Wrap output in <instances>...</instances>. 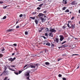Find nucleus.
<instances>
[{
    "label": "nucleus",
    "mask_w": 80,
    "mask_h": 80,
    "mask_svg": "<svg viewBox=\"0 0 80 80\" xmlns=\"http://www.w3.org/2000/svg\"><path fill=\"white\" fill-rule=\"evenodd\" d=\"M15 59H16V58L15 57L14 58H11L8 59V60L9 61H10L11 62H12L14 61V60H15Z\"/></svg>",
    "instance_id": "1"
},
{
    "label": "nucleus",
    "mask_w": 80,
    "mask_h": 80,
    "mask_svg": "<svg viewBox=\"0 0 80 80\" xmlns=\"http://www.w3.org/2000/svg\"><path fill=\"white\" fill-rule=\"evenodd\" d=\"M60 37V41H63V39H64V37H63V36L62 35L59 36Z\"/></svg>",
    "instance_id": "2"
},
{
    "label": "nucleus",
    "mask_w": 80,
    "mask_h": 80,
    "mask_svg": "<svg viewBox=\"0 0 80 80\" xmlns=\"http://www.w3.org/2000/svg\"><path fill=\"white\" fill-rule=\"evenodd\" d=\"M50 32H55L57 31L54 29H50Z\"/></svg>",
    "instance_id": "3"
},
{
    "label": "nucleus",
    "mask_w": 80,
    "mask_h": 80,
    "mask_svg": "<svg viewBox=\"0 0 80 80\" xmlns=\"http://www.w3.org/2000/svg\"><path fill=\"white\" fill-rule=\"evenodd\" d=\"M67 26L68 27H72V22H69Z\"/></svg>",
    "instance_id": "4"
},
{
    "label": "nucleus",
    "mask_w": 80,
    "mask_h": 80,
    "mask_svg": "<svg viewBox=\"0 0 80 80\" xmlns=\"http://www.w3.org/2000/svg\"><path fill=\"white\" fill-rule=\"evenodd\" d=\"M8 71H4L3 72V74H4V75H7V74H8Z\"/></svg>",
    "instance_id": "5"
},
{
    "label": "nucleus",
    "mask_w": 80,
    "mask_h": 80,
    "mask_svg": "<svg viewBox=\"0 0 80 80\" xmlns=\"http://www.w3.org/2000/svg\"><path fill=\"white\" fill-rule=\"evenodd\" d=\"M13 30H14V29H8L7 31V32H12Z\"/></svg>",
    "instance_id": "6"
},
{
    "label": "nucleus",
    "mask_w": 80,
    "mask_h": 80,
    "mask_svg": "<svg viewBox=\"0 0 80 80\" xmlns=\"http://www.w3.org/2000/svg\"><path fill=\"white\" fill-rule=\"evenodd\" d=\"M43 14L42 13H39V15H38V17H42V16H43Z\"/></svg>",
    "instance_id": "7"
},
{
    "label": "nucleus",
    "mask_w": 80,
    "mask_h": 80,
    "mask_svg": "<svg viewBox=\"0 0 80 80\" xmlns=\"http://www.w3.org/2000/svg\"><path fill=\"white\" fill-rule=\"evenodd\" d=\"M45 31L46 32V33H48V32H49V29H48V28H46L45 29Z\"/></svg>",
    "instance_id": "8"
},
{
    "label": "nucleus",
    "mask_w": 80,
    "mask_h": 80,
    "mask_svg": "<svg viewBox=\"0 0 80 80\" xmlns=\"http://www.w3.org/2000/svg\"><path fill=\"white\" fill-rule=\"evenodd\" d=\"M56 41L57 43H58V42H59V39H58V38H56Z\"/></svg>",
    "instance_id": "9"
},
{
    "label": "nucleus",
    "mask_w": 80,
    "mask_h": 80,
    "mask_svg": "<svg viewBox=\"0 0 80 80\" xmlns=\"http://www.w3.org/2000/svg\"><path fill=\"white\" fill-rule=\"evenodd\" d=\"M49 36L50 37H53V34L52 33H49Z\"/></svg>",
    "instance_id": "10"
},
{
    "label": "nucleus",
    "mask_w": 80,
    "mask_h": 80,
    "mask_svg": "<svg viewBox=\"0 0 80 80\" xmlns=\"http://www.w3.org/2000/svg\"><path fill=\"white\" fill-rule=\"evenodd\" d=\"M30 67H31V68H35L36 67H35V66L33 65L30 66Z\"/></svg>",
    "instance_id": "11"
},
{
    "label": "nucleus",
    "mask_w": 80,
    "mask_h": 80,
    "mask_svg": "<svg viewBox=\"0 0 80 80\" xmlns=\"http://www.w3.org/2000/svg\"><path fill=\"white\" fill-rule=\"evenodd\" d=\"M46 45H48V46H50V44L49 42H48L46 44Z\"/></svg>",
    "instance_id": "12"
},
{
    "label": "nucleus",
    "mask_w": 80,
    "mask_h": 80,
    "mask_svg": "<svg viewBox=\"0 0 80 80\" xmlns=\"http://www.w3.org/2000/svg\"><path fill=\"white\" fill-rule=\"evenodd\" d=\"M45 65H50V63L48 62H46L45 63Z\"/></svg>",
    "instance_id": "13"
},
{
    "label": "nucleus",
    "mask_w": 80,
    "mask_h": 80,
    "mask_svg": "<svg viewBox=\"0 0 80 80\" xmlns=\"http://www.w3.org/2000/svg\"><path fill=\"white\" fill-rule=\"evenodd\" d=\"M1 50H5L4 48L2 47L1 48H0Z\"/></svg>",
    "instance_id": "14"
},
{
    "label": "nucleus",
    "mask_w": 80,
    "mask_h": 80,
    "mask_svg": "<svg viewBox=\"0 0 80 80\" xmlns=\"http://www.w3.org/2000/svg\"><path fill=\"white\" fill-rule=\"evenodd\" d=\"M72 5H75V4H77V3H75V2H72Z\"/></svg>",
    "instance_id": "15"
},
{
    "label": "nucleus",
    "mask_w": 80,
    "mask_h": 80,
    "mask_svg": "<svg viewBox=\"0 0 80 80\" xmlns=\"http://www.w3.org/2000/svg\"><path fill=\"white\" fill-rule=\"evenodd\" d=\"M26 77H28V76H30V74L29 73H28L27 74H26Z\"/></svg>",
    "instance_id": "16"
},
{
    "label": "nucleus",
    "mask_w": 80,
    "mask_h": 80,
    "mask_svg": "<svg viewBox=\"0 0 80 80\" xmlns=\"http://www.w3.org/2000/svg\"><path fill=\"white\" fill-rule=\"evenodd\" d=\"M35 22L36 23V24H38V21L37 20H35Z\"/></svg>",
    "instance_id": "17"
},
{
    "label": "nucleus",
    "mask_w": 80,
    "mask_h": 80,
    "mask_svg": "<svg viewBox=\"0 0 80 80\" xmlns=\"http://www.w3.org/2000/svg\"><path fill=\"white\" fill-rule=\"evenodd\" d=\"M30 18L31 19H32V20H35V17H30Z\"/></svg>",
    "instance_id": "18"
},
{
    "label": "nucleus",
    "mask_w": 80,
    "mask_h": 80,
    "mask_svg": "<svg viewBox=\"0 0 80 80\" xmlns=\"http://www.w3.org/2000/svg\"><path fill=\"white\" fill-rule=\"evenodd\" d=\"M41 20L42 21V22L43 23V22H44V19L43 18H42L41 19Z\"/></svg>",
    "instance_id": "19"
},
{
    "label": "nucleus",
    "mask_w": 80,
    "mask_h": 80,
    "mask_svg": "<svg viewBox=\"0 0 80 80\" xmlns=\"http://www.w3.org/2000/svg\"><path fill=\"white\" fill-rule=\"evenodd\" d=\"M61 60H62V58H59L58 59V61L59 62V61Z\"/></svg>",
    "instance_id": "20"
},
{
    "label": "nucleus",
    "mask_w": 80,
    "mask_h": 80,
    "mask_svg": "<svg viewBox=\"0 0 80 80\" xmlns=\"http://www.w3.org/2000/svg\"><path fill=\"white\" fill-rule=\"evenodd\" d=\"M5 52H4V50H1V51L0 52V53H5Z\"/></svg>",
    "instance_id": "21"
},
{
    "label": "nucleus",
    "mask_w": 80,
    "mask_h": 80,
    "mask_svg": "<svg viewBox=\"0 0 80 80\" xmlns=\"http://www.w3.org/2000/svg\"><path fill=\"white\" fill-rule=\"evenodd\" d=\"M3 57V55L2 54L0 53V57Z\"/></svg>",
    "instance_id": "22"
},
{
    "label": "nucleus",
    "mask_w": 80,
    "mask_h": 80,
    "mask_svg": "<svg viewBox=\"0 0 80 80\" xmlns=\"http://www.w3.org/2000/svg\"><path fill=\"white\" fill-rule=\"evenodd\" d=\"M9 70H11V71H13V72H15V70L12 69L11 68H9Z\"/></svg>",
    "instance_id": "23"
},
{
    "label": "nucleus",
    "mask_w": 80,
    "mask_h": 80,
    "mask_svg": "<svg viewBox=\"0 0 80 80\" xmlns=\"http://www.w3.org/2000/svg\"><path fill=\"white\" fill-rule=\"evenodd\" d=\"M36 65V66H37V67H38V65H40L38 64V63H36V64L34 65Z\"/></svg>",
    "instance_id": "24"
},
{
    "label": "nucleus",
    "mask_w": 80,
    "mask_h": 80,
    "mask_svg": "<svg viewBox=\"0 0 80 80\" xmlns=\"http://www.w3.org/2000/svg\"><path fill=\"white\" fill-rule=\"evenodd\" d=\"M7 67L6 66H5L4 68V71H6V70H7Z\"/></svg>",
    "instance_id": "25"
},
{
    "label": "nucleus",
    "mask_w": 80,
    "mask_h": 80,
    "mask_svg": "<svg viewBox=\"0 0 80 80\" xmlns=\"http://www.w3.org/2000/svg\"><path fill=\"white\" fill-rule=\"evenodd\" d=\"M65 12H69V10L67 9L65 11Z\"/></svg>",
    "instance_id": "26"
},
{
    "label": "nucleus",
    "mask_w": 80,
    "mask_h": 80,
    "mask_svg": "<svg viewBox=\"0 0 80 80\" xmlns=\"http://www.w3.org/2000/svg\"><path fill=\"white\" fill-rule=\"evenodd\" d=\"M62 57H64V56L65 57L66 56H67V54H62Z\"/></svg>",
    "instance_id": "27"
},
{
    "label": "nucleus",
    "mask_w": 80,
    "mask_h": 80,
    "mask_svg": "<svg viewBox=\"0 0 80 80\" xmlns=\"http://www.w3.org/2000/svg\"><path fill=\"white\" fill-rule=\"evenodd\" d=\"M58 76L59 77H62V75H61V74H59L58 75Z\"/></svg>",
    "instance_id": "28"
},
{
    "label": "nucleus",
    "mask_w": 80,
    "mask_h": 80,
    "mask_svg": "<svg viewBox=\"0 0 80 80\" xmlns=\"http://www.w3.org/2000/svg\"><path fill=\"white\" fill-rule=\"evenodd\" d=\"M41 30L39 31V32H42V30L43 29V28H41Z\"/></svg>",
    "instance_id": "29"
},
{
    "label": "nucleus",
    "mask_w": 80,
    "mask_h": 80,
    "mask_svg": "<svg viewBox=\"0 0 80 80\" xmlns=\"http://www.w3.org/2000/svg\"><path fill=\"white\" fill-rule=\"evenodd\" d=\"M65 8H66V7H64L62 8V10H65Z\"/></svg>",
    "instance_id": "30"
},
{
    "label": "nucleus",
    "mask_w": 80,
    "mask_h": 80,
    "mask_svg": "<svg viewBox=\"0 0 80 80\" xmlns=\"http://www.w3.org/2000/svg\"><path fill=\"white\" fill-rule=\"evenodd\" d=\"M13 45L14 46V47H17V44L14 43L13 44Z\"/></svg>",
    "instance_id": "31"
},
{
    "label": "nucleus",
    "mask_w": 80,
    "mask_h": 80,
    "mask_svg": "<svg viewBox=\"0 0 80 80\" xmlns=\"http://www.w3.org/2000/svg\"><path fill=\"white\" fill-rule=\"evenodd\" d=\"M19 17H23V14H21L19 15Z\"/></svg>",
    "instance_id": "32"
},
{
    "label": "nucleus",
    "mask_w": 80,
    "mask_h": 80,
    "mask_svg": "<svg viewBox=\"0 0 80 80\" xmlns=\"http://www.w3.org/2000/svg\"><path fill=\"white\" fill-rule=\"evenodd\" d=\"M74 55H79L77 54H73L71 55V56H74Z\"/></svg>",
    "instance_id": "33"
},
{
    "label": "nucleus",
    "mask_w": 80,
    "mask_h": 80,
    "mask_svg": "<svg viewBox=\"0 0 80 80\" xmlns=\"http://www.w3.org/2000/svg\"><path fill=\"white\" fill-rule=\"evenodd\" d=\"M7 79H8V77H6L3 80H7Z\"/></svg>",
    "instance_id": "34"
},
{
    "label": "nucleus",
    "mask_w": 80,
    "mask_h": 80,
    "mask_svg": "<svg viewBox=\"0 0 80 80\" xmlns=\"http://www.w3.org/2000/svg\"><path fill=\"white\" fill-rule=\"evenodd\" d=\"M7 18V17L6 16H4L3 18V19H6V18Z\"/></svg>",
    "instance_id": "35"
},
{
    "label": "nucleus",
    "mask_w": 80,
    "mask_h": 80,
    "mask_svg": "<svg viewBox=\"0 0 80 80\" xmlns=\"http://www.w3.org/2000/svg\"><path fill=\"white\" fill-rule=\"evenodd\" d=\"M27 66H28V64H26L25 65L24 67V68H25V67H27Z\"/></svg>",
    "instance_id": "36"
},
{
    "label": "nucleus",
    "mask_w": 80,
    "mask_h": 80,
    "mask_svg": "<svg viewBox=\"0 0 80 80\" xmlns=\"http://www.w3.org/2000/svg\"><path fill=\"white\" fill-rule=\"evenodd\" d=\"M25 34L26 35H28V32L27 31L25 32Z\"/></svg>",
    "instance_id": "37"
},
{
    "label": "nucleus",
    "mask_w": 80,
    "mask_h": 80,
    "mask_svg": "<svg viewBox=\"0 0 80 80\" xmlns=\"http://www.w3.org/2000/svg\"><path fill=\"white\" fill-rule=\"evenodd\" d=\"M36 12H33L32 13V15H35L36 14Z\"/></svg>",
    "instance_id": "38"
},
{
    "label": "nucleus",
    "mask_w": 80,
    "mask_h": 80,
    "mask_svg": "<svg viewBox=\"0 0 80 80\" xmlns=\"http://www.w3.org/2000/svg\"><path fill=\"white\" fill-rule=\"evenodd\" d=\"M47 41H45L44 42V43H43V45H45L46 44V43H47Z\"/></svg>",
    "instance_id": "39"
},
{
    "label": "nucleus",
    "mask_w": 80,
    "mask_h": 80,
    "mask_svg": "<svg viewBox=\"0 0 80 80\" xmlns=\"http://www.w3.org/2000/svg\"><path fill=\"white\" fill-rule=\"evenodd\" d=\"M22 71H19V74H20V73H22Z\"/></svg>",
    "instance_id": "40"
},
{
    "label": "nucleus",
    "mask_w": 80,
    "mask_h": 80,
    "mask_svg": "<svg viewBox=\"0 0 80 80\" xmlns=\"http://www.w3.org/2000/svg\"><path fill=\"white\" fill-rule=\"evenodd\" d=\"M63 2L65 3V4H67V1H65Z\"/></svg>",
    "instance_id": "41"
},
{
    "label": "nucleus",
    "mask_w": 80,
    "mask_h": 80,
    "mask_svg": "<svg viewBox=\"0 0 80 80\" xmlns=\"http://www.w3.org/2000/svg\"><path fill=\"white\" fill-rule=\"evenodd\" d=\"M43 5V4H40L39 5V7H41L42 6V5Z\"/></svg>",
    "instance_id": "42"
},
{
    "label": "nucleus",
    "mask_w": 80,
    "mask_h": 80,
    "mask_svg": "<svg viewBox=\"0 0 80 80\" xmlns=\"http://www.w3.org/2000/svg\"><path fill=\"white\" fill-rule=\"evenodd\" d=\"M14 73H15V74H16V75H18V73H17L16 72H14Z\"/></svg>",
    "instance_id": "43"
},
{
    "label": "nucleus",
    "mask_w": 80,
    "mask_h": 80,
    "mask_svg": "<svg viewBox=\"0 0 80 80\" xmlns=\"http://www.w3.org/2000/svg\"><path fill=\"white\" fill-rule=\"evenodd\" d=\"M45 36H47V37H48V33H45Z\"/></svg>",
    "instance_id": "44"
},
{
    "label": "nucleus",
    "mask_w": 80,
    "mask_h": 80,
    "mask_svg": "<svg viewBox=\"0 0 80 80\" xmlns=\"http://www.w3.org/2000/svg\"><path fill=\"white\" fill-rule=\"evenodd\" d=\"M37 10H40V8L38 7L37 8Z\"/></svg>",
    "instance_id": "45"
},
{
    "label": "nucleus",
    "mask_w": 80,
    "mask_h": 80,
    "mask_svg": "<svg viewBox=\"0 0 80 80\" xmlns=\"http://www.w3.org/2000/svg\"><path fill=\"white\" fill-rule=\"evenodd\" d=\"M63 80H67V79L65 78H62Z\"/></svg>",
    "instance_id": "46"
},
{
    "label": "nucleus",
    "mask_w": 80,
    "mask_h": 80,
    "mask_svg": "<svg viewBox=\"0 0 80 80\" xmlns=\"http://www.w3.org/2000/svg\"><path fill=\"white\" fill-rule=\"evenodd\" d=\"M7 6H5V7H4L3 8H4V9H5L6 8H7Z\"/></svg>",
    "instance_id": "47"
},
{
    "label": "nucleus",
    "mask_w": 80,
    "mask_h": 80,
    "mask_svg": "<svg viewBox=\"0 0 80 80\" xmlns=\"http://www.w3.org/2000/svg\"><path fill=\"white\" fill-rule=\"evenodd\" d=\"M16 28H19V26H17L16 27Z\"/></svg>",
    "instance_id": "48"
},
{
    "label": "nucleus",
    "mask_w": 80,
    "mask_h": 80,
    "mask_svg": "<svg viewBox=\"0 0 80 80\" xmlns=\"http://www.w3.org/2000/svg\"><path fill=\"white\" fill-rule=\"evenodd\" d=\"M74 19V17H72L71 18V20H73Z\"/></svg>",
    "instance_id": "49"
},
{
    "label": "nucleus",
    "mask_w": 80,
    "mask_h": 80,
    "mask_svg": "<svg viewBox=\"0 0 80 80\" xmlns=\"http://www.w3.org/2000/svg\"><path fill=\"white\" fill-rule=\"evenodd\" d=\"M3 1H0V3L2 4L3 3Z\"/></svg>",
    "instance_id": "50"
},
{
    "label": "nucleus",
    "mask_w": 80,
    "mask_h": 80,
    "mask_svg": "<svg viewBox=\"0 0 80 80\" xmlns=\"http://www.w3.org/2000/svg\"><path fill=\"white\" fill-rule=\"evenodd\" d=\"M42 37H43V38H44V39H46V37H45V36H43Z\"/></svg>",
    "instance_id": "51"
},
{
    "label": "nucleus",
    "mask_w": 80,
    "mask_h": 80,
    "mask_svg": "<svg viewBox=\"0 0 80 80\" xmlns=\"http://www.w3.org/2000/svg\"><path fill=\"white\" fill-rule=\"evenodd\" d=\"M80 68V67L79 66H78V67H77L76 69H78V68Z\"/></svg>",
    "instance_id": "52"
},
{
    "label": "nucleus",
    "mask_w": 80,
    "mask_h": 80,
    "mask_svg": "<svg viewBox=\"0 0 80 80\" xmlns=\"http://www.w3.org/2000/svg\"><path fill=\"white\" fill-rule=\"evenodd\" d=\"M46 12H47V11H44L43 13H46Z\"/></svg>",
    "instance_id": "53"
},
{
    "label": "nucleus",
    "mask_w": 80,
    "mask_h": 80,
    "mask_svg": "<svg viewBox=\"0 0 80 80\" xmlns=\"http://www.w3.org/2000/svg\"><path fill=\"white\" fill-rule=\"evenodd\" d=\"M11 67H15V65H12L11 66Z\"/></svg>",
    "instance_id": "54"
},
{
    "label": "nucleus",
    "mask_w": 80,
    "mask_h": 80,
    "mask_svg": "<svg viewBox=\"0 0 80 80\" xmlns=\"http://www.w3.org/2000/svg\"><path fill=\"white\" fill-rule=\"evenodd\" d=\"M15 55V53H12V55Z\"/></svg>",
    "instance_id": "55"
},
{
    "label": "nucleus",
    "mask_w": 80,
    "mask_h": 80,
    "mask_svg": "<svg viewBox=\"0 0 80 80\" xmlns=\"http://www.w3.org/2000/svg\"><path fill=\"white\" fill-rule=\"evenodd\" d=\"M28 68V67H26V69H24V70H26V69H27V68Z\"/></svg>",
    "instance_id": "56"
},
{
    "label": "nucleus",
    "mask_w": 80,
    "mask_h": 80,
    "mask_svg": "<svg viewBox=\"0 0 80 80\" xmlns=\"http://www.w3.org/2000/svg\"><path fill=\"white\" fill-rule=\"evenodd\" d=\"M64 43V42H63L61 43V44H62V45H63V44Z\"/></svg>",
    "instance_id": "57"
},
{
    "label": "nucleus",
    "mask_w": 80,
    "mask_h": 80,
    "mask_svg": "<svg viewBox=\"0 0 80 80\" xmlns=\"http://www.w3.org/2000/svg\"><path fill=\"white\" fill-rule=\"evenodd\" d=\"M78 13H80V10H79Z\"/></svg>",
    "instance_id": "58"
},
{
    "label": "nucleus",
    "mask_w": 80,
    "mask_h": 80,
    "mask_svg": "<svg viewBox=\"0 0 80 80\" xmlns=\"http://www.w3.org/2000/svg\"><path fill=\"white\" fill-rule=\"evenodd\" d=\"M3 74V73H2L0 75V76H2V75Z\"/></svg>",
    "instance_id": "59"
},
{
    "label": "nucleus",
    "mask_w": 80,
    "mask_h": 80,
    "mask_svg": "<svg viewBox=\"0 0 80 80\" xmlns=\"http://www.w3.org/2000/svg\"><path fill=\"white\" fill-rule=\"evenodd\" d=\"M29 77H28L27 78V79H29Z\"/></svg>",
    "instance_id": "60"
},
{
    "label": "nucleus",
    "mask_w": 80,
    "mask_h": 80,
    "mask_svg": "<svg viewBox=\"0 0 80 80\" xmlns=\"http://www.w3.org/2000/svg\"><path fill=\"white\" fill-rule=\"evenodd\" d=\"M42 52H40V53L41 54H42Z\"/></svg>",
    "instance_id": "61"
},
{
    "label": "nucleus",
    "mask_w": 80,
    "mask_h": 80,
    "mask_svg": "<svg viewBox=\"0 0 80 80\" xmlns=\"http://www.w3.org/2000/svg\"><path fill=\"white\" fill-rule=\"evenodd\" d=\"M63 42H64V43H65L66 42V41H65Z\"/></svg>",
    "instance_id": "62"
},
{
    "label": "nucleus",
    "mask_w": 80,
    "mask_h": 80,
    "mask_svg": "<svg viewBox=\"0 0 80 80\" xmlns=\"http://www.w3.org/2000/svg\"><path fill=\"white\" fill-rule=\"evenodd\" d=\"M41 52H42V53H43V51H42Z\"/></svg>",
    "instance_id": "63"
},
{
    "label": "nucleus",
    "mask_w": 80,
    "mask_h": 80,
    "mask_svg": "<svg viewBox=\"0 0 80 80\" xmlns=\"http://www.w3.org/2000/svg\"><path fill=\"white\" fill-rule=\"evenodd\" d=\"M7 80H10V79H8Z\"/></svg>",
    "instance_id": "64"
}]
</instances>
